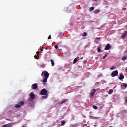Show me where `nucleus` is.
Masks as SVG:
<instances>
[{
	"label": "nucleus",
	"mask_w": 127,
	"mask_h": 127,
	"mask_svg": "<svg viewBox=\"0 0 127 127\" xmlns=\"http://www.w3.org/2000/svg\"><path fill=\"white\" fill-rule=\"evenodd\" d=\"M125 78V76L123 75V74H120L119 77L120 80H124V78Z\"/></svg>",
	"instance_id": "9b49d317"
},
{
	"label": "nucleus",
	"mask_w": 127,
	"mask_h": 127,
	"mask_svg": "<svg viewBox=\"0 0 127 127\" xmlns=\"http://www.w3.org/2000/svg\"><path fill=\"white\" fill-rule=\"evenodd\" d=\"M30 97L32 100H34V99L35 98V95H34V93H31L30 95Z\"/></svg>",
	"instance_id": "6e6552de"
},
{
	"label": "nucleus",
	"mask_w": 127,
	"mask_h": 127,
	"mask_svg": "<svg viewBox=\"0 0 127 127\" xmlns=\"http://www.w3.org/2000/svg\"><path fill=\"white\" fill-rule=\"evenodd\" d=\"M48 39H51V35L48 37Z\"/></svg>",
	"instance_id": "cd10ccee"
},
{
	"label": "nucleus",
	"mask_w": 127,
	"mask_h": 127,
	"mask_svg": "<svg viewBox=\"0 0 127 127\" xmlns=\"http://www.w3.org/2000/svg\"><path fill=\"white\" fill-rule=\"evenodd\" d=\"M114 69H116V66H113L110 68V70H114Z\"/></svg>",
	"instance_id": "393cba45"
},
{
	"label": "nucleus",
	"mask_w": 127,
	"mask_h": 127,
	"mask_svg": "<svg viewBox=\"0 0 127 127\" xmlns=\"http://www.w3.org/2000/svg\"><path fill=\"white\" fill-rule=\"evenodd\" d=\"M113 92H114V90H113V89H110V90H109L108 94H109V95H111V94L113 93Z\"/></svg>",
	"instance_id": "ddd939ff"
},
{
	"label": "nucleus",
	"mask_w": 127,
	"mask_h": 127,
	"mask_svg": "<svg viewBox=\"0 0 127 127\" xmlns=\"http://www.w3.org/2000/svg\"><path fill=\"white\" fill-rule=\"evenodd\" d=\"M127 35V31H125L124 34L122 36V38L124 39V38H126V36Z\"/></svg>",
	"instance_id": "1a4fd4ad"
},
{
	"label": "nucleus",
	"mask_w": 127,
	"mask_h": 127,
	"mask_svg": "<svg viewBox=\"0 0 127 127\" xmlns=\"http://www.w3.org/2000/svg\"><path fill=\"white\" fill-rule=\"evenodd\" d=\"M24 105V102L19 101L17 103V104L15 105V107L17 108V109H18L19 108H20V107H22V106H23Z\"/></svg>",
	"instance_id": "7ed1b4c3"
},
{
	"label": "nucleus",
	"mask_w": 127,
	"mask_h": 127,
	"mask_svg": "<svg viewBox=\"0 0 127 127\" xmlns=\"http://www.w3.org/2000/svg\"><path fill=\"white\" fill-rule=\"evenodd\" d=\"M36 53H38V54H39V52H37Z\"/></svg>",
	"instance_id": "c9c22d12"
},
{
	"label": "nucleus",
	"mask_w": 127,
	"mask_h": 127,
	"mask_svg": "<svg viewBox=\"0 0 127 127\" xmlns=\"http://www.w3.org/2000/svg\"><path fill=\"white\" fill-rule=\"evenodd\" d=\"M96 39H101V37H100V38H96Z\"/></svg>",
	"instance_id": "72a5a7b5"
},
{
	"label": "nucleus",
	"mask_w": 127,
	"mask_h": 127,
	"mask_svg": "<svg viewBox=\"0 0 127 127\" xmlns=\"http://www.w3.org/2000/svg\"><path fill=\"white\" fill-rule=\"evenodd\" d=\"M82 36H87V33H86V32H83V33H82Z\"/></svg>",
	"instance_id": "b1692460"
},
{
	"label": "nucleus",
	"mask_w": 127,
	"mask_h": 127,
	"mask_svg": "<svg viewBox=\"0 0 127 127\" xmlns=\"http://www.w3.org/2000/svg\"><path fill=\"white\" fill-rule=\"evenodd\" d=\"M93 109H94V110H97L98 109V107H97V106L95 105H93Z\"/></svg>",
	"instance_id": "5701e85b"
},
{
	"label": "nucleus",
	"mask_w": 127,
	"mask_h": 127,
	"mask_svg": "<svg viewBox=\"0 0 127 127\" xmlns=\"http://www.w3.org/2000/svg\"><path fill=\"white\" fill-rule=\"evenodd\" d=\"M61 124H62V125L63 126H64V125L65 124H66V121H64V120L62 121Z\"/></svg>",
	"instance_id": "dca6fc26"
},
{
	"label": "nucleus",
	"mask_w": 127,
	"mask_h": 127,
	"mask_svg": "<svg viewBox=\"0 0 127 127\" xmlns=\"http://www.w3.org/2000/svg\"><path fill=\"white\" fill-rule=\"evenodd\" d=\"M83 63H84V64H86V63H87V61H84Z\"/></svg>",
	"instance_id": "c756f323"
},
{
	"label": "nucleus",
	"mask_w": 127,
	"mask_h": 127,
	"mask_svg": "<svg viewBox=\"0 0 127 127\" xmlns=\"http://www.w3.org/2000/svg\"><path fill=\"white\" fill-rule=\"evenodd\" d=\"M1 127H6V126H5V125H4Z\"/></svg>",
	"instance_id": "2f4dec72"
},
{
	"label": "nucleus",
	"mask_w": 127,
	"mask_h": 127,
	"mask_svg": "<svg viewBox=\"0 0 127 127\" xmlns=\"http://www.w3.org/2000/svg\"><path fill=\"white\" fill-rule=\"evenodd\" d=\"M122 114L123 115H125V114H127V110H124L122 111Z\"/></svg>",
	"instance_id": "2eb2a0df"
},
{
	"label": "nucleus",
	"mask_w": 127,
	"mask_h": 127,
	"mask_svg": "<svg viewBox=\"0 0 127 127\" xmlns=\"http://www.w3.org/2000/svg\"><path fill=\"white\" fill-rule=\"evenodd\" d=\"M100 11V10H97V12H99Z\"/></svg>",
	"instance_id": "e433bc0d"
},
{
	"label": "nucleus",
	"mask_w": 127,
	"mask_h": 127,
	"mask_svg": "<svg viewBox=\"0 0 127 127\" xmlns=\"http://www.w3.org/2000/svg\"><path fill=\"white\" fill-rule=\"evenodd\" d=\"M68 101L67 99H65L64 100H63L62 102L60 103V105H63V104H64V103H65V102H67Z\"/></svg>",
	"instance_id": "9d476101"
},
{
	"label": "nucleus",
	"mask_w": 127,
	"mask_h": 127,
	"mask_svg": "<svg viewBox=\"0 0 127 127\" xmlns=\"http://www.w3.org/2000/svg\"><path fill=\"white\" fill-rule=\"evenodd\" d=\"M122 86H124V87H125V88H127V84L126 83H122Z\"/></svg>",
	"instance_id": "6ab92c4d"
},
{
	"label": "nucleus",
	"mask_w": 127,
	"mask_h": 127,
	"mask_svg": "<svg viewBox=\"0 0 127 127\" xmlns=\"http://www.w3.org/2000/svg\"><path fill=\"white\" fill-rule=\"evenodd\" d=\"M80 59H83V57L81 58Z\"/></svg>",
	"instance_id": "4c0bfd02"
},
{
	"label": "nucleus",
	"mask_w": 127,
	"mask_h": 127,
	"mask_svg": "<svg viewBox=\"0 0 127 127\" xmlns=\"http://www.w3.org/2000/svg\"><path fill=\"white\" fill-rule=\"evenodd\" d=\"M97 52L98 53H100V52H101V47H99V48H97Z\"/></svg>",
	"instance_id": "a211bd4d"
},
{
	"label": "nucleus",
	"mask_w": 127,
	"mask_h": 127,
	"mask_svg": "<svg viewBox=\"0 0 127 127\" xmlns=\"http://www.w3.org/2000/svg\"><path fill=\"white\" fill-rule=\"evenodd\" d=\"M6 127H12V126H11V124H7L5 125Z\"/></svg>",
	"instance_id": "412c9836"
},
{
	"label": "nucleus",
	"mask_w": 127,
	"mask_h": 127,
	"mask_svg": "<svg viewBox=\"0 0 127 127\" xmlns=\"http://www.w3.org/2000/svg\"><path fill=\"white\" fill-rule=\"evenodd\" d=\"M52 64V66H54V65H55V63H54V61L53 60H50Z\"/></svg>",
	"instance_id": "4468645a"
},
{
	"label": "nucleus",
	"mask_w": 127,
	"mask_h": 127,
	"mask_svg": "<svg viewBox=\"0 0 127 127\" xmlns=\"http://www.w3.org/2000/svg\"><path fill=\"white\" fill-rule=\"evenodd\" d=\"M127 56H124L122 58V60H127Z\"/></svg>",
	"instance_id": "f3484780"
},
{
	"label": "nucleus",
	"mask_w": 127,
	"mask_h": 127,
	"mask_svg": "<svg viewBox=\"0 0 127 127\" xmlns=\"http://www.w3.org/2000/svg\"><path fill=\"white\" fill-rule=\"evenodd\" d=\"M78 58H79V57L76 58L74 59L73 64H75V63H77V62L78 61Z\"/></svg>",
	"instance_id": "f8f14e48"
},
{
	"label": "nucleus",
	"mask_w": 127,
	"mask_h": 127,
	"mask_svg": "<svg viewBox=\"0 0 127 127\" xmlns=\"http://www.w3.org/2000/svg\"><path fill=\"white\" fill-rule=\"evenodd\" d=\"M31 87H32V89L33 90H36V89L38 88V85H37V84L36 83H35V84H33L31 85Z\"/></svg>",
	"instance_id": "39448f33"
},
{
	"label": "nucleus",
	"mask_w": 127,
	"mask_h": 127,
	"mask_svg": "<svg viewBox=\"0 0 127 127\" xmlns=\"http://www.w3.org/2000/svg\"><path fill=\"white\" fill-rule=\"evenodd\" d=\"M118 74H119V71L118 70H115L112 72L111 76L112 77H116V76H118Z\"/></svg>",
	"instance_id": "20e7f679"
},
{
	"label": "nucleus",
	"mask_w": 127,
	"mask_h": 127,
	"mask_svg": "<svg viewBox=\"0 0 127 127\" xmlns=\"http://www.w3.org/2000/svg\"><path fill=\"white\" fill-rule=\"evenodd\" d=\"M55 48H56V49H58V46L57 45L55 46Z\"/></svg>",
	"instance_id": "bb28decb"
},
{
	"label": "nucleus",
	"mask_w": 127,
	"mask_h": 127,
	"mask_svg": "<svg viewBox=\"0 0 127 127\" xmlns=\"http://www.w3.org/2000/svg\"><path fill=\"white\" fill-rule=\"evenodd\" d=\"M126 103H127V99H126Z\"/></svg>",
	"instance_id": "58836bf2"
},
{
	"label": "nucleus",
	"mask_w": 127,
	"mask_h": 127,
	"mask_svg": "<svg viewBox=\"0 0 127 127\" xmlns=\"http://www.w3.org/2000/svg\"><path fill=\"white\" fill-rule=\"evenodd\" d=\"M108 57V55H105L103 56V59H106V58Z\"/></svg>",
	"instance_id": "a878e982"
},
{
	"label": "nucleus",
	"mask_w": 127,
	"mask_h": 127,
	"mask_svg": "<svg viewBox=\"0 0 127 127\" xmlns=\"http://www.w3.org/2000/svg\"><path fill=\"white\" fill-rule=\"evenodd\" d=\"M127 9V8H123V10H126Z\"/></svg>",
	"instance_id": "473e14b6"
},
{
	"label": "nucleus",
	"mask_w": 127,
	"mask_h": 127,
	"mask_svg": "<svg viewBox=\"0 0 127 127\" xmlns=\"http://www.w3.org/2000/svg\"><path fill=\"white\" fill-rule=\"evenodd\" d=\"M40 95L44 96L42 97V99H47L48 94H47V90L45 88H43L40 92Z\"/></svg>",
	"instance_id": "f03ea898"
},
{
	"label": "nucleus",
	"mask_w": 127,
	"mask_h": 127,
	"mask_svg": "<svg viewBox=\"0 0 127 127\" xmlns=\"http://www.w3.org/2000/svg\"><path fill=\"white\" fill-rule=\"evenodd\" d=\"M93 9H95V7H91L90 8V11H93Z\"/></svg>",
	"instance_id": "aec40b11"
},
{
	"label": "nucleus",
	"mask_w": 127,
	"mask_h": 127,
	"mask_svg": "<svg viewBox=\"0 0 127 127\" xmlns=\"http://www.w3.org/2000/svg\"><path fill=\"white\" fill-rule=\"evenodd\" d=\"M43 74H44L45 78H44V79L43 80V83L44 85H47V84H46V83H47V79H48V78L49 77V73H48V72L45 70L43 72H42V73L41 74V76H43Z\"/></svg>",
	"instance_id": "f257e3e1"
},
{
	"label": "nucleus",
	"mask_w": 127,
	"mask_h": 127,
	"mask_svg": "<svg viewBox=\"0 0 127 127\" xmlns=\"http://www.w3.org/2000/svg\"><path fill=\"white\" fill-rule=\"evenodd\" d=\"M91 119H96V117H93V116H91Z\"/></svg>",
	"instance_id": "c85d7f7f"
},
{
	"label": "nucleus",
	"mask_w": 127,
	"mask_h": 127,
	"mask_svg": "<svg viewBox=\"0 0 127 127\" xmlns=\"http://www.w3.org/2000/svg\"><path fill=\"white\" fill-rule=\"evenodd\" d=\"M34 57H35V59H37V60L39 59V56H35Z\"/></svg>",
	"instance_id": "4be33fe9"
},
{
	"label": "nucleus",
	"mask_w": 127,
	"mask_h": 127,
	"mask_svg": "<svg viewBox=\"0 0 127 127\" xmlns=\"http://www.w3.org/2000/svg\"><path fill=\"white\" fill-rule=\"evenodd\" d=\"M41 51H43V47H42V48H41Z\"/></svg>",
	"instance_id": "7c9ffc66"
},
{
	"label": "nucleus",
	"mask_w": 127,
	"mask_h": 127,
	"mask_svg": "<svg viewBox=\"0 0 127 127\" xmlns=\"http://www.w3.org/2000/svg\"><path fill=\"white\" fill-rule=\"evenodd\" d=\"M96 91H97L96 89H93L90 92V96L91 97H93L94 96V95L95 94V93H96Z\"/></svg>",
	"instance_id": "423d86ee"
},
{
	"label": "nucleus",
	"mask_w": 127,
	"mask_h": 127,
	"mask_svg": "<svg viewBox=\"0 0 127 127\" xmlns=\"http://www.w3.org/2000/svg\"><path fill=\"white\" fill-rule=\"evenodd\" d=\"M93 1H97L98 0H92Z\"/></svg>",
	"instance_id": "f704fd0d"
},
{
	"label": "nucleus",
	"mask_w": 127,
	"mask_h": 127,
	"mask_svg": "<svg viewBox=\"0 0 127 127\" xmlns=\"http://www.w3.org/2000/svg\"><path fill=\"white\" fill-rule=\"evenodd\" d=\"M111 49V45L107 44L105 47V50H110Z\"/></svg>",
	"instance_id": "0eeeda50"
}]
</instances>
